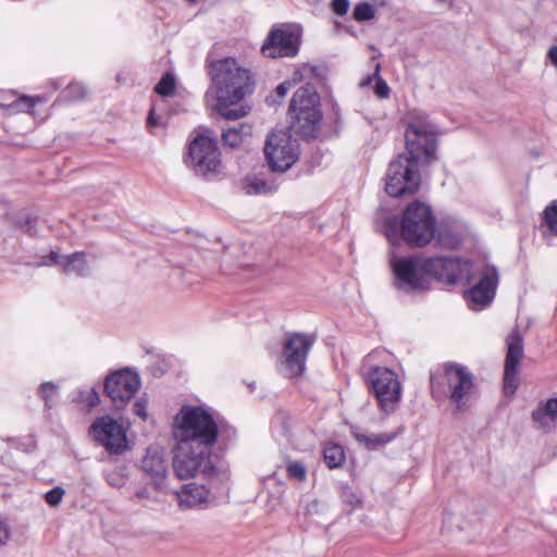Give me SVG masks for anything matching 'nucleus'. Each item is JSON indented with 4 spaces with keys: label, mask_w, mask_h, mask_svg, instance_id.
<instances>
[{
    "label": "nucleus",
    "mask_w": 557,
    "mask_h": 557,
    "mask_svg": "<svg viewBox=\"0 0 557 557\" xmlns=\"http://www.w3.org/2000/svg\"><path fill=\"white\" fill-rule=\"evenodd\" d=\"M289 478L297 481H305L307 478V469L300 461H293L287 465L286 468Z\"/></svg>",
    "instance_id": "39"
},
{
    "label": "nucleus",
    "mask_w": 557,
    "mask_h": 557,
    "mask_svg": "<svg viewBox=\"0 0 557 557\" xmlns=\"http://www.w3.org/2000/svg\"><path fill=\"white\" fill-rule=\"evenodd\" d=\"M426 278L457 284L469 283L472 278V264L468 260L446 257H423Z\"/></svg>",
    "instance_id": "9"
},
{
    "label": "nucleus",
    "mask_w": 557,
    "mask_h": 557,
    "mask_svg": "<svg viewBox=\"0 0 557 557\" xmlns=\"http://www.w3.org/2000/svg\"><path fill=\"white\" fill-rule=\"evenodd\" d=\"M141 469L160 488L166 476V465L161 449L149 447L141 460Z\"/></svg>",
    "instance_id": "17"
},
{
    "label": "nucleus",
    "mask_w": 557,
    "mask_h": 557,
    "mask_svg": "<svg viewBox=\"0 0 557 557\" xmlns=\"http://www.w3.org/2000/svg\"><path fill=\"white\" fill-rule=\"evenodd\" d=\"M436 2H440V3H453L454 0H435Z\"/></svg>",
    "instance_id": "56"
},
{
    "label": "nucleus",
    "mask_w": 557,
    "mask_h": 557,
    "mask_svg": "<svg viewBox=\"0 0 557 557\" xmlns=\"http://www.w3.org/2000/svg\"><path fill=\"white\" fill-rule=\"evenodd\" d=\"M151 372H152L156 376H158L159 374L163 373V370L158 371V370H156L154 368H151Z\"/></svg>",
    "instance_id": "55"
},
{
    "label": "nucleus",
    "mask_w": 557,
    "mask_h": 557,
    "mask_svg": "<svg viewBox=\"0 0 557 557\" xmlns=\"http://www.w3.org/2000/svg\"><path fill=\"white\" fill-rule=\"evenodd\" d=\"M373 79L376 81L375 89H374L375 94L380 98H387L389 96L391 89H389L388 85L386 84V82L380 76V63L375 64L374 73L372 75L367 76V78H364L360 82V86L361 87L368 86L371 84V82Z\"/></svg>",
    "instance_id": "31"
},
{
    "label": "nucleus",
    "mask_w": 557,
    "mask_h": 557,
    "mask_svg": "<svg viewBox=\"0 0 557 557\" xmlns=\"http://www.w3.org/2000/svg\"><path fill=\"white\" fill-rule=\"evenodd\" d=\"M508 351L505 361L504 383H513L519 362L523 356L522 337L513 330L507 338Z\"/></svg>",
    "instance_id": "16"
},
{
    "label": "nucleus",
    "mask_w": 557,
    "mask_h": 557,
    "mask_svg": "<svg viewBox=\"0 0 557 557\" xmlns=\"http://www.w3.org/2000/svg\"><path fill=\"white\" fill-rule=\"evenodd\" d=\"M532 421L537 430L544 433L552 432L557 423V397L540 403L532 412Z\"/></svg>",
    "instance_id": "19"
},
{
    "label": "nucleus",
    "mask_w": 557,
    "mask_h": 557,
    "mask_svg": "<svg viewBox=\"0 0 557 557\" xmlns=\"http://www.w3.org/2000/svg\"><path fill=\"white\" fill-rule=\"evenodd\" d=\"M351 434L356 441L363 445L367 449H376L377 447L385 446L396 437L395 433L367 435L358 432L357 430H352Z\"/></svg>",
    "instance_id": "26"
},
{
    "label": "nucleus",
    "mask_w": 557,
    "mask_h": 557,
    "mask_svg": "<svg viewBox=\"0 0 557 557\" xmlns=\"http://www.w3.org/2000/svg\"><path fill=\"white\" fill-rule=\"evenodd\" d=\"M173 470L177 478L189 479L202 474L213 479L216 468L212 462V449L197 447L191 444L175 441Z\"/></svg>",
    "instance_id": "5"
},
{
    "label": "nucleus",
    "mask_w": 557,
    "mask_h": 557,
    "mask_svg": "<svg viewBox=\"0 0 557 557\" xmlns=\"http://www.w3.org/2000/svg\"><path fill=\"white\" fill-rule=\"evenodd\" d=\"M117 408H123L139 391L141 385H102Z\"/></svg>",
    "instance_id": "25"
},
{
    "label": "nucleus",
    "mask_w": 557,
    "mask_h": 557,
    "mask_svg": "<svg viewBox=\"0 0 557 557\" xmlns=\"http://www.w3.org/2000/svg\"><path fill=\"white\" fill-rule=\"evenodd\" d=\"M435 225L436 220L430 206L413 201L403 212L401 237L410 246L423 247L434 238Z\"/></svg>",
    "instance_id": "4"
},
{
    "label": "nucleus",
    "mask_w": 557,
    "mask_h": 557,
    "mask_svg": "<svg viewBox=\"0 0 557 557\" xmlns=\"http://www.w3.org/2000/svg\"><path fill=\"white\" fill-rule=\"evenodd\" d=\"M263 153H264L269 169L274 173L277 172L278 171V157H277L278 135H276L275 132H272L269 134V136L265 140V144H264Z\"/></svg>",
    "instance_id": "29"
},
{
    "label": "nucleus",
    "mask_w": 557,
    "mask_h": 557,
    "mask_svg": "<svg viewBox=\"0 0 557 557\" xmlns=\"http://www.w3.org/2000/svg\"><path fill=\"white\" fill-rule=\"evenodd\" d=\"M438 243L448 249H456L460 243L461 239L458 235L449 234L448 232L441 230L438 233Z\"/></svg>",
    "instance_id": "40"
},
{
    "label": "nucleus",
    "mask_w": 557,
    "mask_h": 557,
    "mask_svg": "<svg viewBox=\"0 0 557 557\" xmlns=\"http://www.w3.org/2000/svg\"><path fill=\"white\" fill-rule=\"evenodd\" d=\"M341 498L344 503L352 507L361 504V499L349 485H343L341 487Z\"/></svg>",
    "instance_id": "41"
},
{
    "label": "nucleus",
    "mask_w": 557,
    "mask_h": 557,
    "mask_svg": "<svg viewBox=\"0 0 557 557\" xmlns=\"http://www.w3.org/2000/svg\"><path fill=\"white\" fill-rule=\"evenodd\" d=\"M314 337L302 333L286 335L281 352V374L287 380L299 379L306 370V361Z\"/></svg>",
    "instance_id": "7"
},
{
    "label": "nucleus",
    "mask_w": 557,
    "mask_h": 557,
    "mask_svg": "<svg viewBox=\"0 0 557 557\" xmlns=\"http://www.w3.org/2000/svg\"><path fill=\"white\" fill-rule=\"evenodd\" d=\"M322 76V70L311 63L298 64L292 74L290 79L281 83V97H284L287 90L293 86L302 81L319 78Z\"/></svg>",
    "instance_id": "22"
},
{
    "label": "nucleus",
    "mask_w": 557,
    "mask_h": 557,
    "mask_svg": "<svg viewBox=\"0 0 557 557\" xmlns=\"http://www.w3.org/2000/svg\"><path fill=\"white\" fill-rule=\"evenodd\" d=\"M65 92H66V97L69 99L76 100V99L84 98L87 94V90L82 84L75 83V84H71L66 88Z\"/></svg>",
    "instance_id": "45"
},
{
    "label": "nucleus",
    "mask_w": 557,
    "mask_h": 557,
    "mask_svg": "<svg viewBox=\"0 0 557 557\" xmlns=\"http://www.w3.org/2000/svg\"><path fill=\"white\" fill-rule=\"evenodd\" d=\"M446 385H431V393L435 400L442 401L446 396Z\"/></svg>",
    "instance_id": "50"
},
{
    "label": "nucleus",
    "mask_w": 557,
    "mask_h": 557,
    "mask_svg": "<svg viewBox=\"0 0 557 557\" xmlns=\"http://www.w3.org/2000/svg\"><path fill=\"white\" fill-rule=\"evenodd\" d=\"M39 395L46 400V406L49 407V400L58 394V385H40Z\"/></svg>",
    "instance_id": "46"
},
{
    "label": "nucleus",
    "mask_w": 557,
    "mask_h": 557,
    "mask_svg": "<svg viewBox=\"0 0 557 557\" xmlns=\"http://www.w3.org/2000/svg\"><path fill=\"white\" fill-rule=\"evenodd\" d=\"M219 438L225 444L233 441L236 437V429L232 425L224 423L223 421H219Z\"/></svg>",
    "instance_id": "42"
},
{
    "label": "nucleus",
    "mask_w": 557,
    "mask_h": 557,
    "mask_svg": "<svg viewBox=\"0 0 557 557\" xmlns=\"http://www.w3.org/2000/svg\"><path fill=\"white\" fill-rule=\"evenodd\" d=\"M49 258L52 263L61 264L65 274L86 276L90 273V265L84 252H74L63 258L57 252H51Z\"/></svg>",
    "instance_id": "20"
},
{
    "label": "nucleus",
    "mask_w": 557,
    "mask_h": 557,
    "mask_svg": "<svg viewBox=\"0 0 557 557\" xmlns=\"http://www.w3.org/2000/svg\"><path fill=\"white\" fill-rule=\"evenodd\" d=\"M134 412L143 420H146L148 417L147 412V400L145 398H139L135 401Z\"/></svg>",
    "instance_id": "49"
},
{
    "label": "nucleus",
    "mask_w": 557,
    "mask_h": 557,
    "mask_svg": "<svg viewBox=\"0 0 557 557\" xmlns=\"http://www.w3.org/2000/svg\"><path fill=\"white\" fill-rule=\"evenodd\" d=\"M72 401L78 410L89 412L100 404V393L95 385H87L77 389Z\"/></svg>",
    "instance_id": "23"
},
{
    "label": "nucleus",
    "mask_w": 557,
    "mask_h": 557,
    "mask_svg": "<svg viewBox=\"0 0 557 557\" xmlns=\"http://www.w3.org/2000/svg\"><path fill=\"white\" fill-rule=\"evenodd\" d=\"M376 16V9L375 4L368 2V1H361L358 2L352 12V17L356 22H367L374 20Z\"/></svg>",
    "instance_id": "35"
},
{
    "label": "nucleus",
    "mask_w": 557,
    "mask_h": 557,
    "mask_svg": "<svg viewBox=\"0 0 557 557\" xmlns=\"http://www.w3.org/2000/svg\"><path fill=\"white\" fill-rule=\"evenodd\" d=\"M46 101L45 98L41 97H28V96H22L18 98L16 102V107L21 110H29L34 108L38 102Z\"/></svg>",
    "instance_id": "44"
},
{
    "label": "nucleus",
    "mask_w": 557,
    "mask_h": 557,
    "mask_svg": "<svg viewBox=\"0 0 557 557\" xmlns=\"http://www.w3.org/2000/svg\"><path fill=\"white\" fill-rule=\"evenodd\" d=\"M288 114L295 132L304 137L314 136L322 120V111L320 95L312 85L307 84L294 92Z\"/></svg>",
    "instance_id": "3"
},
{
    "label": "nucleus",
    "mask_w": 557,
    "mask_h": 557,
    "mask_svg": "<svg viewBox=\"0 0 557 557\" xmlns=\"http://www.w3.org/2000/svg\"><path fill=\"white\" fill-rule=\"evenodd\" d=\"M252 135V127L249 124L242 123L237 126L230 127L222 133L224 145L231 148H238L247 143Z\"/></svg>",
    "instance_id": "24"
},
{
    "label": "nucleus",
    "mask_w": 557,
    "mask_h": 557,
    "mask_svg": "<svg viewBox=\"0 0 557 557\" xmlns=\"http://www.w3.org/2000/svg\"><path fill=\"white\" fill-rule=\"evenodd\" d=\"M11 536V529L8 521L0 517V546H3L8 543Z\"/></svg>",
    "instance_id": "48"
},
{
    "label": "nucleus",
    "mask_w": 557,
    "mask_h": 557,
    "mask_svg": "<svg viewBox=\"0 0 557 557\" xmlns=\"http://www.w3.org/2000/svg\"><path fill=\"white\" fill-rule=\"evenodd\" d=\"M380 408L389 413L394 411L401 397V385H370Z\"/></svg>",
    "instance_id": "21"
},
{
    "label": "nucleus",
    "mask_w": 557,
    "mask_h": 557,
    "mask_svg": "<svg viewBox=\"0 0 557 557\" xmlns=\"http://www.w3.org/2000/svg\"><path fill=\"white\" fill-rule=\"evenodd\" d=\"M349 5L350 3L348 0H332L331 2V9L333 12L341 16L347 14Z\"/></svg>",
    "instance_id": "47"
},
{
    "label": "nucleus",
    "mask_w": 557,
    "mask_h": 557,
    "mask_svg": "<svg viewBox=\"0 0 557 557\" xmlns=\"http://www.w3.org/2000/svg\"><path fill=\"white\" fill-rule=\"evenodd\" d=\"M175 441L212 449L219 440V424L202 406L184 405L173 420Z\"/></svg>",
    "instance_id": "2"
},
{
    "label": "nucleus",
    "mask_w": 557,
    "mask_h": 557,
    "mask_svg": "<svg viewBox=\"0 0 557 557\" xmlns=\"http://www.w3.org/2000/svg\"><path fill=\"white\" fill-rule=\"evenodd\" d=\"M137 495H138L139 497H143V496H144V493H143V492H138V493H137Z\"/></svg>",
    "instance_id": "59"
},
{
    "label": "nucleus",
    "mask_w": 557,
    "mask_h": 557,
    "mask_svg": "<svg viewBox=\"0 0 557 557\" xmlns=\"http://www.w3.org/2000/svg\"><path fill=\"white\" fill-rule=\"evenodd\" d=\"M209 75L207 101H214V108L226 120L246 116L250 108L242 101L253 90L249 71L240 67L234 58H225L210 65Z\"/></svg>",
    "instance_id": "1"
},
{
    "label": "nucleus",
    "mask_w": 557,
    "mask_h": 557,
    "mask_svg": "<svg viewBox=\"0 0 557 557\" xmlns=\"http://www.w3.org/2000/svg\"><path fill=\"white\" fill-rule=\"evenodd\" d=\"M503 387L504 394L510 397L516 394L518 385H503Z\"/></svg>",
    "instance_id": "53"
},
{
    "label": "nucleus",
    "mask_w": 557,
    "mask_h": 557,
    "mask_svg": "<svg viewBox=\"0 0 557 557\" xmlns=\"http://www.w3.org/2000/svg\"><path fill=\"white\" fill-rule=\"evenodd\" d=\"M248 386L250 387V392H253V388H252V387H253L255 385L249 384Z\"/></svg>",
    "instance_id": "58"
},
{
    "label": "nucleus",
    "mask_w": 557,
    "mask_h": 557,
    "mask_svg": "<svg viewBox=\"0 0 557 557\" xmlns=\"http://www.w3.org/2000/svg\"><path fill=\"white\" fill-rule=\"evenodd\" d=\"M286 144L281 146V173L288 170L299 158V143L286 135Z\"/></svg>",
    "instance_id": "27"
},
{
    "label": "nucleus",
    "mask_w": 557,
    "mask_h": 557,
    "mask_svg": "<svg viewBox=\"0 0 557 557\" xmlns=\"http://www.w3.org/2000/svg\"><path fill=\"white\" fill-rule=\"evenodd\" d=\"M498 275L495 268H486L479 282L465 292V297L472 309H482L487 306L495 296Z\"/></svg>",
    "instance_id": "13"
},
{
    "label": "nucleus",
    "mask_w": 557,
    "mask_h": 557,
    "mask_svg": "<svg viewBox=\"0 0 557 557\" xmlns=\"http://www.w3.org/2000/svg\"><path fill=\"white\" fill-rule=\"evenodd\" d=\"M323 459L330 469L342 467L346 459L343 446L335 443L325 444L323 447Z\"/></svg>",
    "instance_id": "28"
},
{
    "label": "nucleus",
    "mask_w": 557,
    "mask_h": 557,
    "mask_svg": "<svg viewBox=\"0 0 557 557\" xmlns=\"http://www.w3.org/2000/svg\"><path fill=\"white\" fill-rule=\"evenodd\" d=\"M261 53L265 58L275 59L278 57V27L273 26L261 46Z\"/></svg>",
    "instance_id": "33"
},
{
    "label": "nucleus",
    "mask_w": 557,
    "mask_h": 557,
    "mask_svg": "<svg viewBox=\"0 0 557 557\" xmlns=\"http://www.w3.org/2000/svg\"><path fill=\"white\" fill-rule=\"evenodd\" d=\"M445 374L447 376V380L449 382H456V383H471V374L467 370V368L456 364V363H448L445 366Z\"/></svg>",
    "instance_id": "32"
},
{
    "label": "nucleus",
    "mask_w": 557,
    "mask_h": 557,
    "mask_svg": "<svg viewBox=\"0 0 557 557\" xmlns=\"http://www.w3.org/2000/svg\"><path fill=\"white\" fill-rule=\"evenodd\" d=\"M391 267L399 288L406 292H422L429 288L423 257H394Z\"/></svg>",
    "instance_id": "11"
},
{
    "label": "nucleus",
    "mask_w": 557,
    "mask_h": 557,
    "mask_svg": "<svg viewBox=\"0 0 557 557\" xmlns=\"http://www.w3.org/2000/svg\"><path fill=\"white\" fill-rule=\"evenodd\" d=\"M175 88V82L174 77L166 73L162 76L160 82L156 85V92L160 96H169L174 91Z\"/></svg>",
    "instance_id": "38"
},
{
    "label": "nucleus",
    "mask_w": 557,
    "mask_h": 557,
    "mask_svg": "<svg viewBox=\"0 0 557 557\" xmlns=\"http://www.w3.org/2000/svg\"><path fill=\"white\" fill-rule=\"evenodd\" d=\"M379 354L372 351L362 360L360 373L366 383H399V376L392 369L376 363Z\"/></svg>",
    "instance_id": "15"
},
{
    "label": "nucleus",
    "mask_w": 557,
    "mask_h": 557,
    "mask_svg": "<svg viewBox=\"0 0 557 557\" xmlns=\"http://www.w3.org/2000/svg\"><path fill=\"white\" fill-rule=\"evenodd\" d=\"M64 493V488L55 486L45 494V500L51 506H57L61 503Z\"/></svg>",
    "instance_id": "43"
},
{
    "label": "nucleus",
    "mask_w": 557,
    "mask_h": 557,
    "mask_svg": "<svg viewBox=\"0 0 557 557\" xmlns=\"http://www.w3.org/2000/svg\"><path fill=\"white\" fill-rule=\"evenodd\" d=\"M276 482H277V479L275 476V472H273L272 474L263 478V480H262V484H263L262 493L267 492V497H271L272 496V493L270 491H268L269 485L276 484Z\"/></svg>",
    "instance_id": "51"
},
{
    "label": "nucleus",
    "mask_w": 557,
    "mask_h": 557,
    "mask_svg": "<svg viewBox=\"0 0 557 557\" xmlns=\"http://www.w3.org/2000/svg\"><path fill=\"white\" fill-rule=\"evenodd\" d=\"M472 387L473 385H454L449 391V397L458 410L466 407Z\"/></svg>",
    "instance_id": "36"
},
{
    "label": "nucleus",
    "mask_w": 557,
    "mask_h": 557,
    "mask_svg": "<svg viewBox=\"0 0 557 557\" xmlns=\"http://www.w3.org/2000/svg\"><path fill=\"white\" fill-rule=\"evenodd\" d=\"M176 498L178 507L185 510L207 508L213 497L206 485L187 483L176 492Z\"/></svg>",
    "instance_id": "14"
},
{
    "label": "nucleus",
    "mask_w": 557,
    "mask_h": 557,
    "mask_svg": "<svg viewBox=\"0 0 557 557\" xmlns=\"http://www.w3.org/2000/svg\"><path fill=\"white\" fill-rule=\"evenodd\" d=\"M543 220L549 232L557 236V199L553 200L543 211Z\"/></svg>",
    "instance_id": "37"
},
{
    "label": "nucleus",
    "mask_w": 557,
    "mask_h": 557,
    "mask_svg": "<svg viewBox=\"0 0 557 557\" xmlns=\"http://www.w3.org/2000/svg\"><path fill=\"white\" fill-rule=\"evenodd\" d=\"M103 383H140V375L136 368L125 367L111 371Z\"/></svg>",
    "instance_id": "30"
},
{
    "label": "nucleus",
    "mask_w": 557,
    "mask_h": 557,
    "mask_svg": "<svg viewBox=\"0 0 557 557\" xmlns=\"http://www.w3.org/2000/svg\"><path fill=\"white\" fill-rule=\"evenodd\" d=\"M90 434L111 454H120L127 446L125 429L110 416L97 418L90 426Z\"/></svg>",
    "instance_id": "12"
},
{
    "label": "nucleus",
    "mask_w": 557,
    "mask_h": 557,
    "mask_svg": "<svg viewBox=\"0 0 557 557\" xmlns=\"http://www.w3.org/2000/svg\"><path fill=\"white\" fill-rule=\"evenodd\" d=\"M243 189L249 196L265 195L272 190V187L258 177H246L243 182Z\"/></svg>",
    "instance_id": "34"
},
{
    "label": "nucleus",
    "mask_w": 557,
    "mask_h": 557,
    "mask_svg": "<svg viewBox=\"0 0 557 557\" xmlns=\"http://www.w3.org/2000/svg\"><path fill=\"white\" fill-rule=\"evenodd\" d=\"M547 55L552 64L557 67V46L550 47Z\"/></svg>",
    "instance_id": "52"
},
{
    "label": "nucleus",
    "mask_w": 557,
    "mask_h": 557,
    "mask_svg": "<svg viewBox=\"0 0 557 557\" xmlns=\"http://www.w3.org/2000/svg\"><path fill=\"white\" fill-rule=\"evenodd\" d=\"M417 160L403 153L393 160L385 175V190L392 197L411 195L419 189L421 176Z\"/></svg>",
    "instance_id": "6"
},
{
    "label": "nucleus",
    "mask_w": 557,
    "mask_h": 557,
    "mask_svg": "<svg viewBox=\"0 0 557 557\" xmlns=\"http://www.w3.org/2000/svg\"><path fill=\"white\" fill-rule=\"evenodd\" d=\"M147 123L150 126H157L159 124V122L157 121V117H156L153 109H151L150 112H149V115H148V119H147Z\"/></svg>",
    "instance_id": "54"
},
{
    "label": "nucleus",
    "mask_w": 557,
    "mask_h": 557,
    "mask_svg": "<svg viewBox=\"0 0 557 557\" xmlns=\"http://www.w3.org/2000/svg\"><path fill=\"white\" fill-rule=\"evenodd\" d=\"M216 141L208 135H196L188 145L185 163L197 175L207 176L220 172L221 159Z\"/></svg>",
    "instance_id": "8"
},
{
    "label": "nucleus",
    "mask_w": 557,
    "mask_h": 557,
    "mask_svg": "<svg viewBox=\"0 0 557 557\" xmlns=\"http://www.w3.org/2000/svg\"><path fill=\"white\" fill-rule=\"evenodd\" d=\"M405 136L407 147L405 154L417 160L418 164L421 161L430 163L436 149L433 126L424 120L412 122L408 125Z\"/></svg>",
    "instance_id": "10"
},
{
    "label": "nucleus",
    "mask_w": 557,
    "mask_h": 557,
    "mask_svg": "<svg viewBox=\"0 0 557 557\" xmlns=\"http://www.w3.org/2000/svg\"><path fill=\"white\" fill-rule=\"evenodd\" d=\"M186 1H187V2H189V3L195 4V3H197L199 0H186Z\"/></svg>",
    "instance_id": "57"
},
{
    "label": "nucleus",
    "mask_w": 557,
    "mask_h": 557,
    "mask_svg": "<svg viewBox=\"0 0 557 557\" xmlns=\"http://www.w3.org/2000/svg\"><path fill=\"white\" fill-rule=\"evenodd\" d=\"M302 44V26L296 23L281 24V58H295Z\"/></svg>",
    "instance_id": "18"
}]
</instances>
